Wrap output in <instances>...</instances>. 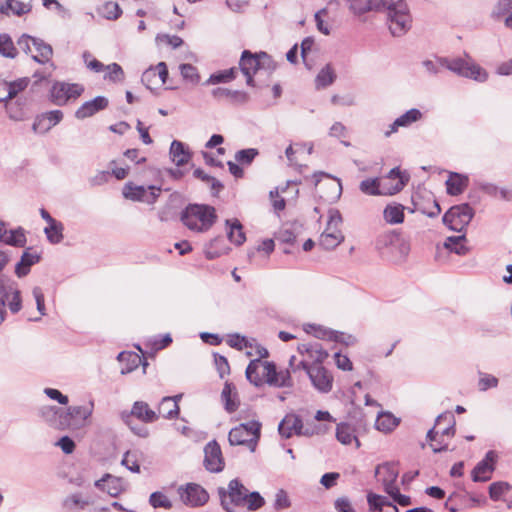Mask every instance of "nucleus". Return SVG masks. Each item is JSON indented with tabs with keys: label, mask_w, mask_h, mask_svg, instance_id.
Masks as SVG:
<instances>
[{
	"label": "nucleus",
	"mask_w": 512,
	"mask_h": 512,
	"mask_svg": "<svg viewBox=\"0 0 512 512\" xmlns=\"http://www.w3.org/2000/svg\"><path fill=\"white\" fill-rule=\"evenodd\" d=\"M408 181L409 175L396 167L381 179L368 178L361 181L359 189L366 195H393L401 191Z\"/></svg>",
	"instance_id": "nucleus-1"
},
{
	"label": "nucleus",
	"mask_w": 512,
	"mask_h": 512,
	"mask_svg": "<svg viewBox=\"0 0 512 512\" xmlns=\"http://www.w3.org/2000/svg\"><path fill=\"white\" fill-rule=\"evenodd\" d=\"M217 220L214 207L205 204H189L181 213L182 223L191 231L206 232Z\"/></svg>",
	"instance_id": "nucleus-2"
},
{
	"label": "nucleus",
	"mask_w": 512,
	"mask_h": 512,
	"mask_svg": "<svg viewBox=\"0 0 512 512\" xmlns=\"http://www.w3.org/2000/svg\"><path fill=\"white\" fill-rule=\"evenodd\" d=\"M440 65L460 77L472 79L476 82L483 83L488 79L487 71L477 64L468 54L463 58L440 57Z\"/></svg>",
	"instance_id": "nucleus-3"
},
{
	"label": "nucleus",
	"mask_w": 512,
	"mask_h": 512,
	"mask_svg": "<svg viewBox=\"0 0 512 512\" xmlns=\"http://www.w3.org/2000/svg\"><path fill=\"white\" fill-rule=\"evenodd\" d=\"M376 249L384 257L402 261L410 252L409 242L395 231L380 234L375 242Z\"/></svg>",
	"instance_id": "nucleus-4"
},
{
	"label": "nucleus",
	"mask_w": 512,
	"mask_h": 512,
	"mask_svg": "<svg viewBox=\"0 0 512 512\" xmlns=\"http://www.w3.org/2000/svg\"><path fill=\"white\" fill-rule=\"evenodd\" d=\"M295 360V356H291L289 360V368L293 372L303 369L308 375L313 387L321 393H328L332 390L333 376L325 367L320 364H309L306 359L295 364Z\"/></svg>",
	"instance_id": "nucleus-5"
},
{
	"label": "nucleus",
	"mask_w": 512,
	"mask_h": 512,
	"mask_svg": "<svg viewBox=\"0 0 512 512\" xmlns=\"http://www.w3.org/2000/svg\"><path fill=\"white\" fill-rule=\"evenodd\" d=\"M455 417L451 412H444L440 414L436 420L434 426L427 432V439L438 445V448H447L448 442L446 439L451 438L455 432Z\"/></svg>",
	"instance_id": "nucleus-6"
},
{
	"label": "nucleus",
	"mask_w": 512,
	"mask_h": 512,
	"mask_svg": "<svg viewBox=\"0 0 512 512\" xmlns=\"http://www.w3.org/2000/svg\"><path fill=\"white\" fill-rule=\"evenodd\" d=\"M17 45L20 50L27 55H31L32 59L40 64L48 63L53 55L51 45L28 34H22L17 40Z\"/></svg>",
	"instance_id": "nucleus-7"
},
{
	"label": "nucleus",
	"mask_w": 512,
	"mask_h": 512,
	"mask_svg": "<svg viewBox=\"0 0 512 512\" xmlns=\"http://www.w3.org/2000/svg\"><path fill=\"white\" fill-rule=\"evenodd\" d=\"M411 22L408 6L404 1L400 0L389 6L387 23L393 36L404 35L410 29Z\"/></svg>",
	"instance_id": "nucleus-8"
},
{
	"label": "nucleus",
	"mask_w": 512,
	"mask_h": 512,
	"mask_svg": "<svg viewBox=\"0 0 512 512\" xmlns=\"http://www.w3.org/2000/svg\"><path fill=\"white\" fill-rule=\"evenodd\" d=\"M260 428L261 424L254 420L239 424L229 432V442L232 446L255 448L260 437Z\"/></svg>",
	"instance_id": "nucleus-9"
},
{
	"label": "nucleus",
	"mask_w": 512,
	"mask_h": 512,
	"mask_svg": "<svg viewBox=\"0 0 512 512\" xmlns=\"http://www.w3.org/2000/svg\"><path fill=\"white\" fill-rule=\"evenodd\" d=\"M342 217L338 210L331 209L328 213V222L325 231L320 235L319 245L325 250H332L341 244L344 235L339 229Z\"/></svg>",
	"instance_id": "nucleus-10"
},
{
	"label": "nucleus",
	"mask_w": 512,
	"mask_h": 512,
	"mask_svg": "<svg viewBox=\"0 0 512 512\" xmlns=\"http://www.w3.org/2000/svg\"><path fill=\"white\" fill-rule=\"evenodd\" d=\"M473 208L467 204L452 206L443 216V223L451 230L460 232L472 220Z\"/></svg>",
	"instance_id": "nucleus-11"
},
{
	"label": "nucleus",
	"mask_w": 512,
	"mask_h": 512,
	"mask_svg": "<svg viewBox=\"0 0 512 512\" xmlns=\"http://www.w3.org/2000/svg\"><path fill=\"white\" fill-rule=\"evenodd\" d=\"M248 490L238 480L233 479L228 484V490L224 488L218 489L221 505L227 512H234L235 506H240L246 500Z\"/></svg>",
	"instance_id": "nucleus-12"
},
{
	"label": "nucleus",
	"mask_w": 512,
	"mask_h": 512,
	"mask_svg": "<svg viewBox=\"0 0 512 512\" xmlns=\"http://www.w3.org/2000/svg\"><path fill=\"white\" fill-rule=\"evenodd\" d=\"M313 179L317 192L325 201L332 202L340 197L342 185L339 179L324 172L314 173Z\"/></svg>",
	"instance_id": "nucleus-13"
},
{
	"label": "nucleus",
	"mask_w": 512,
	"mask_h": 512,
	"mask_svg": "<svg viewBox=\"0 0 512 512\" xmlns=\"http://www.w3.org/2000/svg\"><path fill=\"white\" fill-rule=\"evenodd\" d=\"M160 193L161 188L153 185L145 187L142 185H135L129 182L126 183L123 187V196L126 199L143 202L147 204L155 203Z\"/></svg>",
	"instance_id": "nucleus-14"
},
{
	"label": "nucleus",
	"mask_w": 512,
	"mask_h": 512,
	"mask_svg": "<svg viewBox=\"0 0 512 512\" xmlns=\"http://www.w3.org/2000/svg\"><path fill=\"white\" fill-rule=\"evenodd\" d=\"M92 411V403L85 406H70L66 411H63L62 413V422H60L62 429H79L85 426L87 419L92 414Z\"/></svg>",
	"instance_id": "nucleus-15"
},
{
	"label": "nucleus",
	"mask_w": 512,
	"mask_h": 512,
	"mask_svg": "<svg viewBox=\"0 0 512 512\" xmlns=\"http://www.w3.org/2000/svg\"><path fill=\"white\" fill-rule=\"evenodd\" d=\"M181 501L189 507H200L209 500L208 492L197 483H187L177 490Z\"/></svg>",
	"instance_id": "nucleus-16"
},
{
	"label": "nucleus",
	"mask_w": 512,
	"mask_h": 512,
	"mask_svg": "<svg viewBox=\"0 0 512 512\" xmlns=\"http://www.w3.org/2000/svg\"><path fill=\"white\" fill-rule=\"evenodd\" d=\"M266 61H269V56L265 52L252 54L248 50L243 51L239 65L248 85H253V75L265 65Z\"/></svg>",
	"instance_id": "nucleus-17"
},
{
	"label": "nucleus",
	"mask_w": 512,
	"mask_h": 512,
	"mask_svg": "<svg viewBox=\"0 0 512 512\" xmlns=\"http://www.w3.org/2000/svg\"><path fill=\"white\" fill-rule=\"evenodd\" d=\"M279 434L284 438L297 436H311L313 429L305 426L302 419L296 414H287L278 426Z\"/></svg>",
	"instance_id": "nucleus-18"
},
{
	"label": "nucleus",
	"mask_w": 512,
	"mask_h": 512,
	"mask_svg": "<svg viewBox=\"0 0 512 512\" xmlns=\"http://www.w3.org/2000/svg\"><path fill=\"white\" fill-rule=\"evenodd\" d=\"M498 455L495 450H489L485 457L479 461L471 472L473 482H487L492 478Z\"/></svg>",
	"instance_id": "nucleus-19"
},
{
	"label": "nucleus",
	"mask_w": 512,
	"mask_h": 512,
	"mask_svg": "<svg viewBox=\"0 0 512 512\" xmlns=\"http://www.w3.org/2000/svg\"><path fill=\"white\" fill-rule=\"evenodd\" d=\"M273 371L274 363L255 359L247 366L246 377L255 386H260L264 380L267 382L269 373H273Z\"/></svg>",
	"instance_id": "nucleus-20"
},
{
	"label": "nucleus",
	"mask_w": 512,
	"mask_h": 512,
	"mask_svg": "<svg viewBox=\"0 0 512 512\" xmlns=\"http://www.w3.org/2000/svg\"><path fill=\"white\" fill-rule=\"evenodd\" d=\"M79 84L55 83L51 89L52 101L57 105H64L69 99H76L83 92Z\"/></svg>",
	"instance_id": "nucleus-21"
},
{
	"label": "nucleus",
	"mask_w": 512,
	"mask_h": 512,
	"mask_svg": "<svg viewBox=\"0 0 512 512\" xmlns=\"http://www.w3.org/2000/svg\"><path fill=\"white\" fill-rule=\"evenodd\" d=\"M94 486L106 492L111 497H118L125 490V483L122 478L106 473L102 478L95 481Z\"/></svg>",
	"instance_id": "nucleus-22"
},
{
	"label": "nucleus",
	"mask_w": 512,
	"mask_h": 512,
	"mask_svg": "<svg viewBox=\"0 0 512 512\" xmlns=\"http://www.w3.org/2000/svg\"><path fill=\"white\" fill-rule=\"evenodd\" d=\"M366 497L369 512H399L397 506L385 496L369 492Z\"/></svg>",
	"instance_id": "nucleus-23"
},
{
	"label": "nucleus",
	"mask_w": 512,
	"mask_h": 512,
	"mask_svg": "<svg viewBox=\"0 0 512 512\" xmlns=\"http://www.w3.org/2000/svg\"><path fill=\"white\" fill-rule=\"evenodd\" d=\"M63 118V113L60 110L50 111L41 117H37L33 123V130L37 133H45L53 126L58 124Z\"/></svg>",
	"instance_id": "nucleus-24"
},
{
	"label": "nucleus",
	"mask_w": 512,
	"mask_h": 512,
	"mask_svg": "<svg viewBox=\"0 0 512 512\" xmlns=\"http://www.w3.org/2000/svg\"><path fill=\"white\" fill-rule=\"evenodd\" d=\"M108 105L107 98L97 96L96 98L85 102L75 113L76 118L85 119L93 116L97 112L105 109Z\"/></svg>",
	"instance_id": "nucleus-25"
},
{
	"label": "nucleus",
	"mask_w": 512,
	"mask_h": 512,
	"mask_svg": "<svg viewBox=\"0 0 512 512\" xmlns=\"http://www.w3.org/2000/svg\"><path fill=\"white\" fill-rule=\"evenodd\" d=\"M298 352L307 355L313 361L312 364H320L328 357V353L322 348L318 342L301 344L298 346Z\"/></svg>",
	"instance_id": "nucleus-26"
},
{
	"label": "nucleus",
	"mask_w": 512,
	"mask_h": 512,
	"mask_svg": "<svg viewBox=\"0 0 512 512\" xmlns=\"http://www.w3.org/2000/svg\"><path fill=\"white\" fill-rule=\"evenodd\" d=\"M203 465L210 473H219L225 467V460L222 450H204Z\"/></svg>",
	"instance_id": "nucleus-27"
},
{
	"label": "nucleus",
	"mask_w": 512,
	"mask_h": 512,
	"mask_svg": "<svg viewBox=\"0 0 512 512\" xmlns=\"http://www.w3.org/2000/svg\"><path fill=\"white\" fill-rule=\"evenodd\" d=\"M131 416H134L145 423H152L158 420L157 412L152 410L149 405L143 401H136L133 404L130 415H127V418H130Z\"/></svg>",
	"instance_id": "nucleus-28"
},
{
	"label": "nucleus",
	"mask_w": 512,
	"mask_h": 512,
	"mask_svg": "<svg viewBox=\"0 0 512 512\" xmlns=\"http://www.w3.org/2000/svg\"><path fill=\"white\" fill-rule=\"evenodd\" d=\"M169 154L172 162L177 166H183L187 164L191 158V153L189 150L182 142L178 140L172 141Z\"/></svg>",
	"instance_id": "nucleus-29"
},
{
	"label": "nucleus",
	"mask_w": 512,
	"mask_h": 512,
	"mask_svg": "<svg viewBox=\"0 0 512 512\" xmlns=\"http://www.w3.org/2000/svg\"><path fill=\"white\" fill-rule=\"evenodd\" d=\"M336 438L342 445L360 446V442L355 434V429L348 423H340L336 428Z\"/></svg>",
	"instance_id": "nucleus-30"
},
{
	"label": "nucleus",
	"mask_w": 512,
	"mask_h": 512,
	"mask_svg": "<svg viewBox=\"0 0 512 512\" xmlns=\"http://www.w3.org/2000/svg\"><path fill=\"white\" fill-rule=\"evenodd\" d=\"M40 261V256L37 253H31L28 250L24 251L20 261L16 264L15 273L18 277H24L30 272L31 266Z\"/></svg>",
	"instance_id": "nucleus-31"
},
{
	"label": "nucleus",
	"mask_w": 512,
	"mask_h": 512,
	"mask_svg": "<svg viewBox=\"0 0 512 512\" xmlns=\"http://www.w3.org/2000/svg\"><path fill=\"white\" fill-rule=\"evenodd\" d=\"M31 11V5L19 0H6L4 4H0V13L6 15L22 16Z\"/></svg>",
	"instance_id": "nucleus-32"
},
{
	"label": "nucleus",
	"mask_w": 512,
	"mask_h": 512,
	"mask_svg": "<svg viewBox=\"0 0 512 512\" xmlns=\"http://www.w3.org/2000/svg\"><path fill=\"white\" fill-rule=\"evenodd\" d=\"M468 177L458 173H451L446 181L447 192L450 195L461 194L468 186Z\"/></svg>",
	"instance_id": "nucleus-33"
},
{
	"label": "nucleus",
	"mask_w": 512,
	"mask_h": 512,
	"mask_svg": "<svg viewBox=\"0 0 512 512\" xmlns=\"http://www.w3.org/2000/svg\"><path fill=\"white\" fill-rule=\"evenodd\" d=\"M62 413L63 410L61 408L49 405L43 406L39 410V414L43 420L58 429H62L60 425V422H62Z\"/></svg>",
	"instance_id": "nucleus-34"
},
{
	"label": "nucleus",
	"mask_w": 512,
	"mask_h": 512,
	"mask_svg": "<svg viewBox=\"0 0 512 512\" xmlns=\"http://www.w3.org/2000/svg\"><path fill=\"white\" fill-rule=\"evenodd\" d=\"M179 414V405L175 401V398L164 397L158 407V418L161 416L166 419H173Z\"/></svg>",
	"instance_id": "nucleus-35"
},
{
	"label": "nucleus",
	"mask_w": 512,
	"mask_h": 512,
	"mask_svg": "<svg viewBox=\"0 0 512 512\" xmlns=\"http://www.w3.org/2000/svg\"><path fill=\"white\" fill-rule=\"evenodd\" d=\"M226 225L229 227L228 239L237 246L242 245L246 241V237L240 221L238 219L227 220Z\"/></svg>",
	"instance_id": "nucleus-36"
},
{
	"label": "nucleus",
	"mask_w": 512,
	"mask_h": 512,
	"mask_svg": "<svg viewBox=\"0 0 512 512\" xmlns=\"http://www.w3.org/2000/svg\"><path fill=\"white\" fill-rule=\"evenodd\" d=\"M222 400L224 402L225 409L232 413L237 410L239 406V401L237 398V393L235 391V387L230 384L226 383L224 385V388L221 393Z\"/></svg>",
	"instance_id": "nucleus-37"
},
{
	"label": "nucleus",
	"mask_w": 512,
	"mask_h": 512,
	"mask_svg": "<svg viewBox=\"0 0 512 512\" xmlns=\"http://www.w3.org/2000/svg\"><path fill=\"white\" fill-rule=\"evenodd\" d=\"M270 374L267 378L269 385L276 387H291L293 385L289 369L277 371L274 365V371Z\"/></svg>",
	"instance_id": "nucleus-38"
},
{
	"label": "nucleus",
	"mask_w": 512,
	"mask_h": 512,
	"mask_svg": "<svg viewBox=\"0 0 512 512\" xmlns=\"http://www.w3.org/2000/svg\"><path fill=\"white\" fill-rule=\"evenodd\" d=\"M399 424V419L390 412H381L375 421V427L382 432H390Z\"/></svg>",
	"instance_id": "nucleus-39"
},
{
	"label": "nucleus",
	"mask_w": 512,
	"mask_h": 512,
	"mask_svg": "<svg viewBox=\"0 0 512 512\" xmlns=\"http://www.w3.org/2000/svg\"><path fill=\"white\" fill-rule=\"evenodd\" d=\"M229 248L225 245L224 239L219 237L213 239L206 247H205V256L207 259H215L220 257L221 255L227 254Z\"/></svg>",
	"instance_id": "nucleus-40"
},
{
	"label": "nucleus",
	"mask_w": 512,
	"mask_h": 512,
	"mask_svg": "<svg viewBox=\"0 0 512 512\" xmlns=\"http://www.w3.org/2000/svg\"><path fill=\"white\" fill-rule=\"evenodd\" d=\"M26 236L22 228L15 230H6L0 242L14 247H24L26 244Z\"/></svg>",
	"instance_id": "nucleus-41"
},
{
	"label": "nucleus",
	"mask_w": 512,
	"mask_h": 512,
	"mask_svg": "<svg viewBox=\"0 0 512 512\" xmlns=\"http://www.w3.org/2000/svg\"><path fill=\"white\" fill-rule=\"evenodd\" d=\"M336 79V74L330 64L323 67L316 76L315 85L317 89L330 86Z\"/></svg>",
	"instance_id": "nucleus-42"
},
{
	"label": "nucleus",
	"mask_w": 512,
	"mask_h": 512,
	"mask_svg": "<svg viewBox=\"0 0 512 512\" xmlns=\"http://www.w3.org/2000/svg\"><path fill=\"white\" fill-rule=\"evenodd\" d=\"M384 219L390 224H399L404 220V207L401 204L388 205L384 209Z\"/></svg>",
	"instance_id": "nucleus-43"
},
{
	"label": "nucleus",
	"mask_w": 512,
	"mask_h": 512,
	"mask_svg": "<svg viewBox=\"0 0 512 512\" xmlns=\"http://www.w3.org/2000/svg\"><path fill=\"white\" fill-rule=\"evenodd\" d=\"M0 55L10 59H14L18 55L12 38L6 33L0 34Z\"/></svg>",
	"instance_id": "nucleus-44"
},
{
	"label": "nucleus",
	"mask_w": 512,
	"mask_h": 512,
	"mask_svg": "<svg viewBox=\"0 0 512 512\" xmlns=\"http://www.w3.org/2000/svg\"><path fill=\"white\" fill-rule=\"evenodd\" d=\"M465 240L464 235L451 236L446 239L444 246L458 255H466L469 249L464 245Z\"/></svg>",
	"instance_id": "nucleus-45"
},
{
	"label": "nucleus",
	"mask_w": 512,
	"mask_h": 512,
	"mask_svg": "<svg viewBox=\"0 0 512 512\" xmlns=\"http://www.w3.org/2000/svg\"><path fill=\"white\" fill-rule=\"evenodd\" d=\"M118 360L120 362L126 361L128 363V366L121 370L122 374H127V373L132 372L139 366V364L141 362L140 356L134 352H121L118 355Z\"/></svg>",
	"instance_id": "nucleus-46"
},
{
	"label": "nucleus",
	"mask_w": 512,
	"mask_h": 512,
	"mask_svg": "<svg viewBox=\"0 0 512 512\" xmlns=\"http://www.w3.org/2000/svg\"><path fill=\"white\" fill-rule=\"evenodd\" d=\"M512 486L505 481L493 482L489 486V496L493 501L502 500L503 496L511 490Z\"/></svg>",
	"instance_id": "nucleus-47"
},
{
	"label": "nucleus",
	"mask_w": 512,
	"mask_h": 512,
	"mask_svg": "<svg viewBox=\"0 0 512 512\" xmlns=\"http://www.w3.org/2000/svg\"><path fill=\"white\" fill-rule=\"evenodd\" d=\"M44 232L47 239L52 244H58L63 239V225L61 222L55 221L54 223L49 224V226L44 229Z\"/></svg>",
	"instance_id": "nucleus-48"
},
{
	"label": "nucleus",
	"mask_w": 512,
	"mask_h": 512,
	"mask_svg": "<svg viewBox=\"0 0 512 512\" xmlns=\"http://www.w3.org/2000/svg\"><path fill=\"white\" fill-rule=\"evenodd\" d=\"M149 504L153 508H164V509H171L172 508V502L170 499L162 492L156 491L151 493L149 497Z\"/></svg>",
	"instance_id": "nucleus-49"
},
{
	"label": "nucleus",
	"mask_w": 512,
	"mask_h": 512,
	"mask_svg": "<svg viewBox=\"0 0 512 512\" xmlns=\"http://www.w3.org/2000/svg\"><path fill=\"white\" fill-rule=\"evenodd\" d=\"M394 473L396 475V479L398 478V468L393 463H384L379 465L376 468V477L379 482L384 483V480H388L390 474Z\"/></svg>",
	"instance_id": "nucleus-50"
},
{
	"label": "nucleus",
	"mask_w": 512,
	"mask_h": 512,
	"mask_svg": "<svg viewBox=\"0 0 512 512\" xmlns=\"http://www.w3.org/2000/svg\"><path fill=\"white\" fill-rule=\"evenodd\" d=\"M422 114L418 109L412 108L396 119V126L408 127L418 121Z\"/></svg>",
	"instance_id": "nucleus-51"
},
{
	"label": "nucleus",
	"mask_w": 512,
	"mask_h": 512,
	"mask_svg": "<svg viewBox=\"0 0 512 512\" xmlns=\"http://www.w3.org/2000/svg\"><path fill=\"white\" fill-rule=\"evenodd\" d=\"M193 175L195 178L202 180L203 182H206L210 185L211 190L214 193H218L222 188L223 185L218 181L216 178L206 174L202 169L197 168L194 170Z\"/></svg>",
	"instance_id": "nucleus-52"
},
{
	"label": "nucleus",
	"mask_w": 512,
	"mask_h": 512,
	"mask_svg": "<svg viewBox=\"0 0 512 512\" xmlns=\"http://www.w3.org/2000/svg\"><path fill=\"white\" fill-rule=\"evenodd\" d=\"M212 95L216 99L223 98H235L238 101L245 102L247 100V94L239 91H231L225 88H216L212 91Z\"/></svg>",
	"instance_id": "nucleus-53"
},
{
	"label": "nucleus",
	"mask_w": 512,
	"mask_h": 512,
	"mask_svg": "<svg viewBox=\"0 0 512 512\" xmlns=\"http://www.w3.org/2000/svg\"><path fill=\"white\" fill-rule=\"evenodd\" d=\"M236 73H237L236 68H231L228 70H224V71L212 74L209 77V79L207 80V83L208 84H218V83L229 82L235 78Z\"/></svg>",
	"instance_id": "nucleus-54"
},
{
	"label": "nucleus",
	"mask_w": 512,
	"mask_h": 512,
	"mask_svg": "<svg viewBox=\"0 0 512 512\" xmlns=\"http://www.w3.org/2000/svg\"><path fill=\"white\" fill-rule=\"evenodd\" d=\"M107 73L104 78L114 83L124 81V71L122 67L117 63H112L106 66Z\"/></svg>",
	"instance_id": "nucleus-55"
},
{
	"label": "nucleus",
	"mask_w": 512,
	"mask_h": 512,
	"mask_svg": "<svg viewBox=\"0 0 512 512\" xmlns=\"http://www.w3.org/2000/svg\"><path fill=\"white\" fill-rule=\"evenodd\" d=\"M137 451L138 450H126V452L122 458V461H121L122 465H124L131 472H135V473L140 472V465L138 464V460L134 453Z\"/></svg>",
	"instance_id": "nucleus-56"
},
{
	"label": "nucleus",
	"mask_w": 512,
	"mask_h": 512,
	"mask_svg": "<svg viewBox=\"0 0 512 512\" xmlns=\"http://www.w3.org/2000/svg\"><path fill=\"white\" fill-rule=\"evenodd\" d=\"M102 14L106 19L109 20H116L118 19L121 14L122 10L118 3L116 2H106L102 7Z\"/></svg>",
	"instance_id": "nucleus-57"
},
{
	"label": "nucleus",
	"mask_w": 512,
	"mask_h": 512,
	"mask_svg": "<svg viewBox=\"0 0 512 512\" xmlns=\"http://www.w3.org/2000/svg\"><path fill=\"white\" fill-rule=\"evenodd\" d=\"M180 73L182 77L191 82L192 84H197L200 80V76L198 74V71L196 67H194L191 64H181L179 66Z\"/></svg>",
	"instance_id": "nucleus-58"
},
{
	"label": "nucleus",
	"mask_w": 512,
	"mask_h": 512,
	"mask_svg": "<svg viewBox=\"0 0 512 512\" xmlns=\"http://www.w3.org/2000/svg\"><path fill=\"white\" fill-rule=\"evenodd\" d=\"M499 380L495 376L487 373L479 374L478 388L480 391H487L491 388H496L498 386Z\"/></svg>",
	"instance_id": "nucleus-59"
},
{
	"label": "nucleus",
	"mask_w": 512,
	"mask_h": 512,
	"mask_svg": "<svg viewBox=\"0 0 512 512\" xmlns=\"http://www.w3.org/2000/svg\"><path fill=\"white\" fill-rule=\"evenodd\" d=\"M244 502H246L247 508L251 511L258 510L265 504L264 498L256 491L251 493L247 492L246 500Z\"/></svg>",
	"instance_id": "nucleus-60"
},
{
	"label": "nucleus",
	"mask_w": 512,
	"mask_h": 512,
	"mask_svg": "<svg viewBox=\"0 0 512 512\" xmlns=\"http://www.w3.org/2000/svg\"><path fill=\"white\" fill-rule=\"evenodd\" d=\"M258 155V150L255 148H248L239 150L235 154V159L237 162L249 165Z\"/></svg>",
	"instance_id": "nucleus-61"
},
{
	"label": "nucleus",
	"mask_w": 512,
	"mask_h": 512,
	"mask_svg": "<svg viewBox=\"0 0 512 512\" xmlns=\"http://www.w3.org/2000/svg\"><path fill=\"white\" fill-rule=\"evenodd\" d=\"M291 506V501L287 492L283 489H280L276 492L275 500L273 507L276 511H280L283 509H287Z\"/></svg>",
	"instance_id": "nucleus-62"
},
{
	"label": "nucleus",
	"mask_w": 512,
	"mask_h": 512,
	"mask_svg": "<svg viewBox=\"0 0 512 512\" xmlns=\"http://www.w3.org/2000/svg\"><path fill=\"white\" fill-rule=\"evenodd\" d=\"M507 13H512V0H498L493 9L492 16L500 18Z\"/></svg>",
	"instance_id": "nucleus-63"
},
{
	"label": "nucleus",
	"mask_w": 512,
	"mask_h": 512,
	"mask_svg": "<svg viewBox=\"0 0 512 512\" xmlns=\"http://www.w3.org/2000/svg\"><path fill=\"white\" fill-rule=\"evenodd\" d=\"M63 505L66 508L73 509L75 507L84 508L89 505L88 500H84L81 498L80 494L75 493L65 498L63 501Z\"/></svg>",
	"instance_id": "nucleus-64"
}]
</instances>
